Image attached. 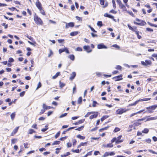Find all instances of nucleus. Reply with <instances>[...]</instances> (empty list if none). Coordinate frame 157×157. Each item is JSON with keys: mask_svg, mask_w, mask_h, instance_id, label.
<instances>
[{"mask_svg": "<svg viewBox=\"0 0 157 157\" xmlns=\"http://www.w3.org/2000/svg\"><path fill=\"white\" fill-rule=\"evenodd\" d=\"M120 128H118L116 127L115 128L113 132H117L120 131Z\"/></svg>", "mask_w": 157, "mask_h": 157, "instance_id": "c03bdc74", "label": "nucleus"}, {"mask_svg": "<svg viewBox=\"0 0 157 157\" xmlns=\"http://www.w3.org/2000/svg\"><path fill=\"white\" fill-rule=\"evenodd\" d=\"M2 25L4 26L5 29H7L8 28V25L7 24L6 25L5 23H3L2 24Z\"/></svg>", "mask_w": 157, "mask_h": 157, "instance_id": "de8ad7c7", "label": "nucleus"}, {"mask_svg": "<svg viewBox=\"0 0 157 157\" xmlns=\"http://www.w3.org/2000/svg\"><path fill=\"white\" fill-rule=\"evenodd\" d=\"M60 131H59L55 135V138L56 139L60 135Z\"/></svg>", "mask_w": 157, "mask_h": 157, "instance_id": "58836bf2", "label": "nucleus"}, {"mask_svg": "<svg viewBox=\"0 0 157 157\" xmlns=\"http://www.w3.org/2000/svg\"><path fill=\"white\" fill-rule=\"evenodd\" d=\"M34 20L35 22L38 25H42L43 22L41 19L37 16L35 15L34 16Z\"/></svg>", "mask_w": 157, "mask_h": 157, "instance_id": "f257e3e1", "label": "nucleus"}, {"mask_svg": "<svg viewBox=\"0 0 157 157\" xmlns=\"http://www.w3.org/2000/svg\"><path fill=\"white\" fill-rule=\"evenodd\" d=\"M147 23L148 24H149L151 26H154L155 27H157V25H154L153 24H152V23H151L149 22H147Z\"/></svg>", "mask_w": 157, "mask_h": 157, "instance_id": "ea45409f", "label": "nucleus"}, {"mask_svg": "<svg viewBox=\"0 0 157 157\" xmlns=\"http://www.w3.org/2000/svg\"><path fill=\"white\" fill-rule=\"evenodd\" d=\"M65 51L64 48L63 49H60L59 50V54H61L62 52Z\"/></svg>", "mask_w": 157, "mask_h": 157, "instance_id": "09e8293b", "label": "nucleus"}, {"mask_svg": "<svg viewBox=\"0 0 157 157\" xmlns=\"http://www.w3.org/2000/svg\"><path fill=\"white\" fill-rule=\"evenodd\" d=\"M138 103V101H136L135 102H134L133 103H132V104H129V106H132L135 105Z\"/></svg>", "mask_w": 157, "mask_h": 157, "instance_id": "c9c22d12", "label": "nucleus"}, {"mask_svg": "<svg viewBox=\"0 0 157 157\" xmlns=\"http://www.w3.org/2000/svg\"><path fill=\"white\" fill-rule=\"evenodd\" d=\"M76 75V74L75 72H73L71 74V77L69 79L71 80H72L75 78Z\"/></svg>", "mask_w": 157, "mask_h": 157, "instance_id": "ddd939ff", "label": "nucleus"}, {"mask_svg": "<svg viewBox=\"0 0 157 157\" xmlns=\"http://www.w3.org/2000/svg\"><path fill=\"white\" fill-rule=\"evenodd\" d=\"M77 138L81 140H84L85 138V137L82 136L80 135H78L76 136Z\"/></svg>", "mask_w": 157, "mask_h": 157, "instance_id": "aec40b11", "label": "nucleus"}, {"mask_svg": "<svg viewBox=\"0 0 157 157\" xmlns=\"http://www.w3.org/2000/svg\"><path fill=\"white\" fill-rule=\"evenodd\" d=\"M146 30L148 31H149V32H152L153 31V30L151 29V28H146Z\"/></svg>", "mask_w": 157, "mask_h": 157, "instance_id": "052dcab7", "label": "nucleus"}, {"mask_svg": "<svg viewBox=\"0 0 157 157\" xmlns=\"http://www.w3.org/2000/svg\"><path fill=\"white\" fill-rule=\"evenodd\" d=\"M19 128V127H16L13 131V132L11 133V135L13 136L17 132Z\"/></svg>", "mask_w": 157, "mask_h": 157, "instance_id": "4468645a", "label": "nucleus"}, {"mask_svg": "<svg viewBox=\"0 0 157 157\" xmlns=\"http://www.w3.org/2000/svg\"><path fill=\"white\" fill-rule=\"evenodd\" d=\"M87 143V142H86L85 143H81V145L82 146H85L86 145V144Z\"/></svg>", "mask_w": 157, "mask_h": 157, "instance_id": "e2e57ef3", "label": "nucleus"}, {"mask_svg": "<svg viewBox=\"0 0 157 157\" xmlns=\"http://www.w3.org/2000/svg\"><path fill=\"white\" fill-rule=\"evenodd\" d=\"M83 48L88 53L92 51V50L90 49V47L89 46H84Z\"/></svg>", "mask_w": 157, "mask_h": 157, "instance_id": "423d86ee", "label": "nucleus"}, {"mask_svg": "<svg viewBox=\"0 0 157 157\" xmlns=\"http://www.w3.org/2000/svg\"><path fill=\"white\" fill-rule=\"evenodd\" d=\"M40 11V13L43 15H45V13L43 10V8H41L39 9Z\"/></svg>", "mask_w": 157, "mask_h": 157, "instance_id": "b1692460", "label": "nucleus"}, {"mask_svg": "<svg viewBox=\"0 0 157 157\" xmlns=\"http://www.w3.org/2000/svg\"><path fill=\"white\" fill-rule=\"evenodd\" d=\"M82 97H79L78 100V104L81 103L82 102Z\"/></svg>", "mask_w": 157, "mask_h": 157, "instance_id": "72a5a7b5", "label": "nucleus"}, {"mask_svg": "<svg viewBox=\"0 0 157 157\" xmlns=\"http://www.w3.org/2000/svg\"><path fill=\"white\" fill-rule=\"evenodd\" d=\"M117 2L118 4L119 5V7L120 8H125V6L122 4L121 1V0H117Z\"/></svg>", "mask_w": 157, "mask_h": 157, "instance_id": "0eeeda50", "label": "nucleus"}, {"mask_svg": "<svg viewBox=\"0 0 157 157\" xmlns=\"http://www.w3.org/2000/svg\"><path fill=\"white\" fill-rule=\"evenodd\" d=\"M108 116H107L105 115L103 116L101 119V120L102 122L106 118H108Z\"/></svg>", "mask_w": 157, "mask_h": 157, "instance_id": "c85d7f7f", "label": "nucleus"}, {"mask_svg": "<svg viewBox=\"0 0 157 157\" xmlns=\"http://www.w3.org/2000/svg\"><path fill=\"white\" fill-rule=\"evenodd\" d=\"M25 91H23L20 94V95L21 97H23L25 94Z\"/></svg>", "mask_w": 157, "mask_h": 157, "instance_id": "338daca9", "label": "nucleus"}, {"mask_svg": "<svg viewBox=\"0 0 157 157\" xmlns=\"http://www.w3.org/2000/svg\"><path fill=\"white\" fill-rule=\"evenodd\" d=\"M149 132V130L147 128H145L142 131V132L144 133H147Z\"/></svg>", "mask_w": 157, "mask_h": 157, "instance_id": "cd10ccee", "label": "nucleus"}, {"mask_svg": "<svg viewBox=\"0 0 157 157\" xmlns=\"http://www.w3.org/2000/svg\"><path fill=\"white\" fill-rule=\"evenodd\" d=\"M128 111V109H125L121 108L118 109L116 111V114H121Z\"/></svg>", "mask_w": 157, "mask_h": 157, "instance_id": "20e7f679", "label": "nucleus"}, {"mask_svg": "<svg viewBox=\"0 0 157 157\" xmlns=\"http://www.w3.org/2000/svg\"><path fill=\"white\" fill-rule=\"evenodd\" d=\"M60 73L59 72H57L55 75L53 76L52 77V79H55L59 75Z\"/></svg>", "mask_w": 157, "mask_h": 157, "instance_id": "5701e85b", "label": "nucleus"}, {"mask_svg": "<svg viewBox=\"0 0 157 157\" xmlns=\"http://www.w3.org/2000/svg\"><path fill=\"white\" fill-rule=\"evenodd\" d=\"M78 32H76V31L73 32H71L70 33V34L71 36H75V35H77L78 34Z\"/></svg>", "mask_w": 157, "mask_h": 157, "instance_id": "6ab92c4d", "label": "nucleus"}, {"mask_svg": "<svg viewBox=\"0 0 157 157\" xmlns=\"http://www.w3.org/2000/svg\"><path fill=\"white\" fill-rule=\"evenodd\" d=\"M122 136V135H120L117 138V140L116 141V144H118L123 141V140H121Z\"/></svg>", "mask_w": 157, "mask_h": 157, "instance_id": "39448f33", "label": "nucleus"}, {"mask_svg": "<svg viewBox=\"0 0 157 157\" xmlns=\"http://www.w3.org/2000/svg\"><path fill=\"white\" fill-rule=\"evenodd\" d=\"M112 2L113 3V8L114 9H115L116 8V5L115 1L114 0H112Z\"/></svg>", "mask_w": 157, "mask_h": 157, "instance_id": "7c9ffc66", "label": "nucleus"}, {"mask_svg": "<svg viewBox=\"0 0 157 157\" xmlns=\"http://www.w3.org/2000/svg\"><path fill=\"white\" fill-rule=\"evenodd\" d=\"M15 115H16V114H15V112H14V113H13L11 115H10L12 121H13L14 120V119L15 117Z\"/></svg>", "mask_w": 157, "mask_h": 157, "instance_id": "412c9836", "label": "nucleus"}, {"mask_svg": "<svg viewBox=\"0 0 157 157\" xmlns=\"http://www.w3.org/2000/svg\"><path fill=\"white\" fill-rule=\"evenodd\" d=\"M43 108H44L45 110H47L49 109L52 108V107H51L50 106H47L45 104H43Z\"/></svg>", "mask_w": 157, "mask_h": 157, "instance_id": "dca6fc26", "label": "nucleus"}, {"mask_svg": "<svg viewBox=\"0 0 157 157\" xmlns=\"http://www.w3.org/2000/svg\"><path fill=\"white\" fill-rule=\"evenodd\" d=\"M84 125L82 126H81L79 127L78 128L76 129L75 130H78L79 131H81L83 129V128L84 127Z\"/></svg>", "mask_w": 157, "mask_h": 157, "instance_id": "473e14b6", "label": "nucleus"}, {"mask_svg": "<svg viewBox=\"0 0 157 157\" xmlns=\"http://www.w3.org/2000/svg\"><path fill=\"white\" fill-rule=\"evenodd\" d=\"M97 48L98 49H101L102 48L107 49V47L104 44H101L98 45Z\"/></svg>", "mask_w": 157, "mask_h": 157, "instance_id": "1a4fd4ad", "label": "nucleus"}, {"mask_svg": "<svg viewBox=\"0 0 157 157\" xmlns=\"http://www.w3.org/2000/svg\"><path fill=\"white\" fill-rule=\"evenodd\" d=\"M35 131L34 130L32 129H30L29 130V132L28 133V134H32L33 133H35Z\"/></svg>", "mask_w": 157, "mask_h": 157, "instance_id": "4be33fe9", "label": "nucleus"}, {"mask_svg": "<svg viewBox=\"0 0 157 157\" xmlns=\"http://www.w3.org/2000/svg\"><path fill=\"white\" fill-rule=\"evenodd\" d=\"M26 36L30 40H32V41H33V38L32 37H31V36H29L28 35H27V36Z\"/></svg>", "mask_w": 157, "mask_h": 157, "instance_id": "8fccbe9b", "label": "nucleus"}, {"mask_svg": "<svg viewBox=\"0 0 157 157\" xmlns=\"http://www.w3.org/2000/svg\"><path fill=\"white\" fill-rule=\"evenodd\" d=\"M32 128H34L36 129H37V124H34L32 126Z\"/></svg>", "mask_w": 157, "mask_h": 157, "instance_id": "69168bd1", "label": "nucleus"}, {"mask_svg": "<svg viewBox=\"0 0 157 157\" xmlns=\"http://www.w3.org/2000/svg\"><path fill=\"white\" fill-rule=\"evenodd\" d=\"M156 108H157V105L146 107V109H148L147 112L149 113H153L152 110H155Z\"/></svg>", "mask_w": 157, "mask_h": 157, "instance_id": "7ed1b4c3", "label": "nucleus"}, {"mask_svg": "<svg viewBox=\"0 0 157 157\" xmlns=\"http://www.w3.org/2000/svg\"><path fill=\"white\" fill-rule=\"evenodd\" d=\"M72 151L74 152H75L76 153H79L80 152L79 149H76L75 150H72Z\"/></svg>", "mask_w": 157, "mask_h": 157, "instance_id": "5fc2aeb1", "label": "nucleus"}, {"mask_svg": "<svg viewBox=\"0 0 157 157\" xmlns=\"http://www.w3.org/2000/svg\"><path fill=\"white\" fill-rule=\"evenodd\" d=\"M107 147H111L113 146V144L111 143L109 144H107Z\"/></svg>", "mask_w": 157, "mask_h": 157, "instance_id": "a18cd8bd", "label": "nucleus"}, {"mask_svg": "<svg viewBox=\"0 0 157 157\" xmlns=\"http://www.w3.org/2000/svg\"><path fill=\"white\" fill-rule=\"evenodd\" d=\"M14 59L12 58H10L9 59L8 62L10 63L13 62L14 61Z\"/></svg>", "mask_w": 157, "mask_h": 157, "instance_id": "13d9d810", "label": "nucleus"}, {"mask_svg": "<svg viewBox=\"0 0 157 157\" xmlns=\"http://www.w3.org/2000/svg\"><path fill=\"white\" fill-rule=\"evenodd\" d=\"M136 21H138V22H137L135 21L134 22V24L138 25H140V26H144L145 25L146 23L145 22L143 21V20H140L138 18L136 19Z\"/></svg>", "mask_w": 157, "mask_h": 157, "instance_id": "f03ea898", "label": "nucleus"}, {"mask_svg": "<svg viewBox=\"0 0 157 157\" xmlns=\"http://www.w3.org/2000/svg\"><path fill=\"white\" fill-rule=\"evenodd\" d=\"M75 51H79V52H81L82 51V49L81 48H80V47H77L75 49Z\"/></svg>", "mask_w": 157, "mask_h": 157, "instance_id": "a19ab883", "label": "nucleus"}, {"mask_svg": "<svg viewBox=\"0 0 157 157\" xmlns=\"http://www.w3.org/2000/svg\"><path fill=\"white\" fill-rule=\"evenodd\" d=\"M60 143V142L59 141H55L53 143L52 145H58Z\"/></svg>", "mask_w": 157, "mask_h": 157, "instance_id": "bb28decb", "label": "nucleus"}, {"mask_svg": "<svg viewBox=\"0 0 157 157\" xmlns=\"http://www.w3.org/2000/svg\"><path fill=\"white\" fill-rule=\"evenodd\" d=\"M145 62L146 64V65H151V62L150 60H146Z\"/></svg>", "mask_w": 157, "mask_h": 157, "instance_id": "2f4dec72", "label": "nucleus"}, {"mask_svg": "<svg viewBox=\"0 0 157 157\" xmlns=\"http://www.w3.org/2000/svg\"><path fill=\"white\" fill-rule=\"evenodd\" d=\"M148 151L149 152H151L153 154H157V152H156L155 151H153L149 149L148 150Z\"/></svg>", "mask_w": 157, "mask_h": 157, "instance_id": "4d7b16f0", "label": "nucleus"}, {"mask_svg": "<svg viewBox=\"0 0 157 157\" xmlns=\"http://www.w3.org/2000/svg\"><path fill=\"white\" fill-rule=\"evenodd\" d=\"M68 58H69L71 60L74 61L75 60V56L73 55H70L68 56Z\"/></svg>", "mask_w": 157, "mask_h": 157, "instance_id": "a211bd4d", "label": "nucleus"}, {"mask_svg": "<svg viewBox=\"0 0 157 157\" xmlns=\"http://www.w3.org/2000/svg\"><path fill=\"white\" fill-rule=\"evenodd\" d=\"M97 25L101 27L102 26V23L101 21H98L97 23Z\"/></svg>", "mask_w": 157, "mask_h": 157, "instance_id": "e433bc0d", "label": "nucleus"}, {"mask_svg": "<svg viewBox=\"0 0 157 157\" xmlns=\"http://www.w3.org/2000/svg\"><path fill=\"white\" fill-rule=\"evenodd\" d=\"M45 109L44 108H43V109L41 110V111L40 112V114H43L45 112Z\"/></svg>", "mask_w": 157, "mask_h": 157, "instance_id": "bf43d9fd", "label": "nucleus"}, {"mask_svg": "<svg viewBox=\"0 0 157 157\" xmlns=\"http://www.w3.org/2000/svg\"><path fill=\"white\" fill-rule=\"evenodd\" d=\"M117 140V138L116 137H114L111 140V143H113L114 142H116V141Z\"/></svg>", "mask_w": 157, "mask_h": 157, "instance_id": "603ef678", "label": "nucleus"}, {"mask_svg": "<svg viewBox=\"0 0 157 157\" xmlns=\"http://www.w3.org/2000/svg\"><path fill=\"white\" fill-rule=\"evenodd\" d=\"M60 87L61 88H62L65 86V84L63 83H62L60 81H59Z\"/></svg>", "mask_w": 157, "mask_h": 157, "instance_id": "c756f323", "label": "nucleus"}, {"mask_svg": "<svg viewBox=\"0 0 157 157\" xmlns=\"http://www.w3.org/2000/svg\"><path fill=\"white\" fill-rule=\"evenodd\" d=\"M122 75H120L117 76L113 78V79H115V81H119L122 79Z\"/></svg>", "mask_w": 157, "mask_h": 157, "instance_id": "9d476101", "label": "nucleus"}, {"mask_svg": "<svg viewBox=\"0 0 157 157\" xmlns=\"http://www.w3.org/2000/svg\"><path fill=\"white\" fill-rule=\"evenodd\" d=\"M98 113L97 112H96L94 114L90 116V119H91L94 118H96L98 116Z\"/></svg>", "mask_w": 157, "mask_h": 157, "instance_id": "2eb2a0df", "label": "nucleus"}, {"mask_svg": "<svg viewBox=\"0 0 157 157\" xmlns=\"http://www.w3.org/2000/svg\"><path fill=\"white\" fill-rule=\"evenodd\" d=\"M104 0H100V4L101 5L103 6V8H105L107 7L108 5V4L107 2H106L104 5Z\"/></svg>", "mask_w": 157, "mask_h": 157, "instance_id": "f8f14e48", "label": "nucleus"}, {"mask_svg": "<svg viewBox=\"0 0 157 157\" xmlns=\"http://www.w3.org/2000/svg\"><path fill=\"white\" fill-rule=\"evenodd\" d=\"M128 26L129 29L134 31H135V29L131 26H130L129 24L128 25Z\"/></svg>", "mask_w": 157, "mask_h": 157, "instance_id": "49530a36", "label": "nucleus"}, {"mask_svg": "<svg viewBox=\"0 0 157 157\" xmlns=\"http://www.w3.org/2000/svg\"><path fill=\"white\" fill-rule=\"evenodd\" d=\"M115 68L117 69L121 70L122 67L120 65H117L116 66Z\"/></svg>", "mask_w": 157, "mask_h": 157, "instance_id": "79ce46f5", "label": "nucleus"}, {"mask_svg": "<svg viewBox=\"0 0 157 157\" xmlns=\"http://www.w3.org/2000/svg\"><path fill=\"white\" fill-rule=\"evenodd\" d=\"M95 74L98 77L101 76L102 75L101 73L99 72H96Z\"/></svg>", "mask_w": 157, "mask_h": 157, "instance_id": "37998d69", "label": "nucleus"}, {"mask_svg": "<svg viewBox=\"0 0 157 157\" xmlns=\"http://www.w3.org/2000/svg\"><path fill=\"white\" fill-rule=\"evenodd\" d=\"M48 125H46L45 126V128H42V129H41V131L43 132H44L45 131H46L47 130H48Z\"/></svg>", "mask_w": 157, "mask_h": 157, "instance_id": "f704fd0d", "label": "nucleus"}, {"mask_svg": "<svg viewBox=\"0 0 157 157\" xmlns=\"http://www.w3.org/2000/svg\"><path fill=\"white\" fill-rule=\"evenodd\" d=\"M37 7L39 9L42 8V5L40 2H39V0H37L35 4Z\"/></svg>", "mask_w": 157, "mask_h": 157, "instance_id": "6e6552de", "label": "nucleus"}, {"mask_svg": "<svg viewBox=\"0 0 157 157\" xmlns=\"http://www.w3.org/2000/svg\"><path fill=\"white\" fill-rule=\"evenodd\" d=\"M152 139L155 142L157 141V138L156 136H153L152 137Z\"/></svg>", "mask_w": 157, "mask_h": 157, "instance_id": "774afa93", "label": "nucleus"}, {"mask_svg": "<svg viewBox=\"0 0 157 157\" xmlns=\"http://www.w3.org/2000/svg\"><path fill=\"white\" fill-rule=\"evenodd\" d=\"M41 86V83H40V82H39L38 83V84L37 85V88H36V90H37Z\"/></svg>", "mask_w": 157, "mask_h": 157, "instance_id": "864d4df0", "label": "nucleus"}, {"mask_svg": "<svg viewBox=\"0 0 157 157\" xmlns=\"http://www.w3.org/2000/svg\"><path fill=\"white\" fill-rule=\"evenodd\" d=\"M109 155V152H106L103 155V157H106L108 156Z\"/></svg>", "mask_w": 157, "mask_h": 157, "instance_id": "4c0bfd02", "label": "nucleus"}, {"mask_svg": "<svg viewBox=\"0 0 157 157\" xmlns=\"http://www.w3.org/2000/svg\"><path fill=\"white\" fill-rule=\"evenodd\" d=\"M66 25L65 26V28L66 29H67L68 27H74V23L73 22H70L68 23V24L66 23Z\"/></svg>", "mask_w": 157, "mask_h": 157, "instance_id": "9b49d317", "label": "nucleus"}, {"mask_svg": "<svg viewBox=\"0 0 157 157\" xmlns=\"http://www.w3.org/2000/svg\"><path fill=\"white\" fill-rule=\"evenodd\" d=\"M49 51L50 53L48 55V57H50L53 54V52H52L51 49H49Z\"/></svg>", "mask_w": 157, "mask_h": 157, "instance_id": "a878e982", "label": "nucleus"}, {"mask_svg": "<svg viewBox=\"0 0 157 157\" xmlns=\"http://www.w3.org/2000/svg\"><path fill=\"white\" fill-rule=\"evenodd\" d=\"M157 119V116L155 117H151L150 118H147L146 121H149L151 120H153Z\"/></svg>", "mask_w": 157, "mask_h": 157, "instance_id": "f3484780", "label": "nucleus"}, {"mask_svg": "<svg viewBox=\"0 0 157 157\" xmlns=\"http://www.w3.org/2000/svg\"><path fill=\"white\" fill-rule=\"evenodd\" d=\"M151 140L150 139H147L145 140V141L147 143H151Z\"/></svg>", "mask_w": 157, "mask_h": 157, "instance_id": "680f3d73", "label": "nucleus"}, {"mask_svg": "<svg viewBox=\"0 0 157 157\" xmlns=\"http://www.w3.org/2000/svg\"><path fill=\"white\" fill-rule=\"evenodd\" d=\"M112 46L113 47H114L115 48H118V49H119V48H120V47L118 45H117L116 44H113V45Z\"/></svg>", "mask_w": 157, "mask_h": 157, "instance_id": "0e129e2a", "label": "nucleus"}, {"mask_svg": "<svg viewBox=\"0 0 157 157\" xmlns=\"http://www.w3.org/2000/svg\"><path fill=\"white\" fill-rule=\"evenodd\" d=\"M67 113H65L63 114H62L59 117L60 118H62L63 117H64L66 116H67Z\"/></svg>", "mask_w": 157, "mask_h": 157, "instance_id": "3c124183", "label": "nucleus"}, {"mask_svg": "<svg viewBox=\"0 0 157 157\" xmlns=\"http://www.w3.org/2000/svg\"><path fill=\"white\" fill-rule=\"evenodd\" d=\"M99 104L96 101H94L92 104V106L93 107H95L96 106V105H98Z\"/></svg>", "mask_w": 157, "mask_h": 157, "instance_id": "393cba45", "label": "nucleus"}, {"mask_svg": "<svg viewBox=\"0 0 157 157\" xmlns=\"http://www.w3.org/2000/svg\"><path fill=\"white\" fill-rule=\"evenodd\" d=\"M8 9L12 11H13L15 10H16L18 11V10H17V9L15 8L14 7H11V8H9Z\"/></svg>", "mask_w": 157, "mask_h": 157, "instance_id": "6e6d98bb", "label": "nucleus"}]
</instances>
